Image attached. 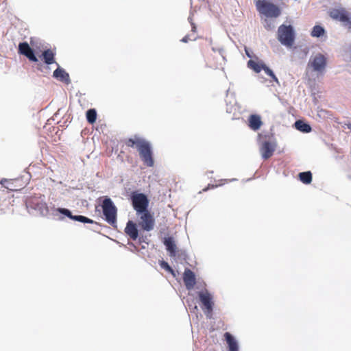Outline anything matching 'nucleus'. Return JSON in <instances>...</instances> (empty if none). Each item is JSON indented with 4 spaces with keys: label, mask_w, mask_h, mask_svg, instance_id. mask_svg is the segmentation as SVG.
<instances>
[{
    "label": "nucleus",
    "mask_w": 351,
    "mask_h": 351,
    "mask_svg": "<svg viewBox=\"0 0 351 351\" xmlns=\"http://www.w3.org/2000/svg\"><path fill=\"white\" fill-rule=\"evenodd\" d=\"M124 143L128 147L136 148L144 165L149 167L154 166L153 152L149 141L138 135H134L132 138L125 139Z\"/></svg>",
    "instance_id": "nucleus-1"
},
{
    "label": "nucleus",
    "mask_w": 351,
    "mask_h": 351,
    "mask_svg": "<svg viewBox=\"0 0 351 351\" xmlns=\"http://www.w3.org/2000/svg\"><path fill=\"white\" fill-rule=\"evenodd\" d=\"M26 204L28 207L38 210L43 216L49 213V207L43 195L35 194L29 197L26 200Z\"/></svg>",
    "instance_id": "nucleus-2"
},
{
    "label": "nucleus",
    "mask_w": 351,
    "mask_h": 351,
    "mask_svg": "<svg viewBox=\"0 0 351 351\" xmlns=\"http://www.w3.org/2000/svg\"><path fill=\"white\" fill-rule=\"evenodd\" d=\"M256 6L257 10L267 17L276 18L281 14V11L277 5L266 0H258Z\"/></svg>",
    "instance_id": "nucleus-3"
},
{
    "label": "nucleus",
    "mask_w": 351,
    "mask_h": 351,
    "mask_svg": "<svg viewBox=\"0 0 351 351\" xmlns=\"http://www.w3.org/2000/svg\"><path fill=\"white\" fill-rule=\"evenodd\" d=\"M101 208L106 221L112 226L116 224L117 209L110 197L104 198Z\"/></svg>",
    "instance_id": "nucleus-4"
},
{
    "label": "nucleus",
    "mask_w": 351,
    "mask_h": 351,
    "mask_svg": "<svg viewBox=\"0 0 351 351\" xmlns=\"http://www.w3.org/2000/svg\"><path fill=\"white\" fill-rule=\"evenodd\" d=\"M278 39L282 45L291 47L295 39L293 27L291 25H281L278 29Z\"/></svg>",
    "instance_id": "nucleus-5"
},
{
    "label": "nucleus",
    "mask_w": 351,
    "mask_h": 351,
    "mask_svg": "<svg viewBox=\"0 0 351 351\" xmlns=\"http://www.w3.org/2000/svg\"><path fill=\"white\" fill-rule=\"evenodd\" d=\"M131 201L132 206L137 215L148 210L149 199L145 194L136 191L132 192Z\"/></svg>",
    "instance_id": "nucleus-6"
},
{
    "label": "nucleus",
    "mask_w": 351,
    "mask_h": 351,
    "mask_svg": "<svg viewBox=\"0 0 351 351\" xmlns=\"http://www.w3.org/2000/svg\"><path fill=\"white\" fill-rule=\"evenodd\" d=\"M198 296L202 304V308L204 313L206 317L211 318L214 305L213 296L207 290L199 291L198 293Z\"/></svg>",
    "instance_id": "nucleus-7"
},
{
    "label": "nucleus",
    "mask_w": 351,
    "mask_h": 351,
    "mask_svg": "<svg viewBox=\"0 0 351 351\" xmlns=\"http://www.w3.org/2000/svg\"><path fill=\"white\" fill-rule=\"evenodd\" d=\"M329 16L335 19L341 21L348 28H351V16L344 8H334L329 11Z\"/></svg>",
    "instance_id": "nucleus-8"
},
{
    "label": "nucleus",
    "mask_w": 351,
    "mask_h": 351,
    "mask_svg": "<svg viewBox=\"0 0 351 351\" xmlns=\"http://www.w3.org/2000/svg\"><path fill=\"white\" fill-rule=\"evenodd\" d=\"M141 221L139 225L141 227L146 231H150L153 230L154 227V219L150 212L147 210L145 212L140 213Z\"/></svg>",
    "instance_id": "nucleus-9"
},
{
    "label": "nucleus",
    "mask_w": 351,
    "mask_h": 351,
    "mask_svg": "<svg viewBox=\"0 0 351 351\" xmlns=\"http://www.w3.org/2000/svg\"><path fill=\"white\" fill-rule=\"evenodd\" d=\"M276 148V142H269V141H265L263 142L261 147H260V152L261 154L262 158L264 160H267L269 158H271L274 152H275Z\"/></svg>",
    "instance_id": "nucleus-10"
},
{
    "label": "nucleus",
    "mask_w": 351,
    "mask_h": 351,
    "mask_svg": "<svg viewBox=\"0 0 351 351\" xmlns=\"http://www.w3.org/2000/svg\"><path fill=\"white\" fill-rule=\"evenodd\" d=\"M19 53L26 56L32 62H36L38 61V58L34 55L33 50L26 42L19 43Z\"/></svg>",
    "instance_id": "nucleus-11"
},
{
    "label": "nucleus",
    "mask_w": 351,
    "mask_h": 351,
    "mask_svg": "<svg viewBox=\"0 0 351 351\" xmlns=\"http://www.w3.org/2000/svg\"><path fill=\"white\" fill-rule=\"evenodd\" d=\"M326 64V60L325 57L319 53L316 55L313 59H311L309 62V65H311L313 70L315 71H321L324 69Z\"/></svg>",
    "instance_id": "nucleus-12"
},
{
    "label": "nucleus",
    "mask_w": 351,
    "mask_h": 351,
    "mask_svg": "<svg viewBox=\"0 0 351 351\" xmlns=\"http://www.w3.org/2000/svg\"><path fill=\"white\" fill-rule=\"evenodd\" d=\"M183 281L187 290L193 289L196 284V278L194 272L190 269H185L183 274Z\"/></svg>",
    "instance_id": "nucleus-13"
},
{
    "label": "nucleus",
    "mask_w": 351,
    "mask_h": 351,
    "mask_svg": "<svg viewBox=\"0 0 351 351\" xmlns=\"http://www.w3.org/2000/svg\"><path fill=\"white\" fill-rule=\"evenodd\" d=\"M58 211L68 217H69L71 219L82 222V223H93V221L86 217L82 216V215H73L71 211L66 208H58Z\"/></svg>",
    "instance_id": "nucleus-14"
},
{
    "label": "nucleus",
    "mask_w": 351,
    "mask_h": 351,
    "mask_svg": "<svg viewBox=\"0 0 351 351\" xmlns=\"http://www.w3.org/2000/svg\"><path fill=\"white\" fill-rule=\"evenodd\" d=\"M248 127L254 130H258L263 125V121L261 120V117L258 114H250L248 117Z\"/></svg>",
    "instance_id": "nucleus-15"
},
{
    "label": "nucleus",
    "mask_w": 351,
    "mask_h": 351,
    "mask_svg": "<svg viewBox=\"0 0 351 351\" xmlns=\"http://www.w3.org/2000/svg\"><path fill=\"white\" fill-rule=\"evenodd\" d=\"M164 245L166 246V249L169 252V254L171 257H175L177 254V246L175 243L173 237H169L165 238Z\"/></svg>",
    "instance_id": "nucleus-16"
},
{
    "label": "nucleus",
    "mask_w": 351,
    "mask_h": 351,
    "mask_svg": "<svg viewBox=\"0 0 351 351\" xmlns=\"http://www.w3.org/2000/svg\"><path fill=\"white\" fill-rule=\"evenodd\" d=\"M125 234L132 240H136L138 236L136 225L132 221H128L125 228Z\"/></svg>",
    "instance_id": "nucleus-17"
},
{
    "label": "nucleus",
    "mask_w": 351,
    "mask_h": 351,
    "mask_svg": "<svg viewBox=\"0 0 351 351\" xmlns=\"http://www.w3.org/2000/svg\"><path fill=\"white\" fill-rule=\"evenodd\" d=\"M224 337L228 346L229 351H239V346L237 341L230 332H226Z\"/></svg>",
    "instance_id": "nucleus-18"
},
{
    "label": "nucleus",
    "mask_w": 351,
    "mask_h": 351,
    "mask_svg": "<svg viewBox=\"0 0 351 351\" xmlns=\"http://www.w3.org/2000/svg\"><path fill=\"white\" fill-rule=\"evenodd\" d=\"M264 66L265 64L262 61H256L251 59L247 62V67L256 73H260L264 68Z\"/></svg>",
    "instance_id": "nucleus-19"
},
{
    "label": "nucleus",
    "mask_w": 351,
    "mask_h": 351,
    "mask_svg": "<svg viewBox=\"0 0 351 351\" xmlns=\"http://www.w3.org/2000/svg\"><path fill=\"white\" fill-rule=\"evenodd\" d=\"M44 62L48 65L55 63V53L51 49L45 50L42 53Z\"/></svg>",
    "instance_id": "nucleus-20"
},
{
    "label": "nucleus",
    "mask_w": 351,
    "mask_h": 351,
    "mask_svg": "<svg viewBox=\"0 0 351 351\" xmlns=\"http://www.w3.org/2000/svg\"><path fill=\"white\" fill-rule=\"evenodd\" d=\"M15 180L11 179H2L0 182L1 184L5 187V189L10 191H17L18 189L16 188L14 185Z\"/></svg>",
    "instance_id": "nucleus-21"
},
{
    "label": "nucleus",
    "mask_w": 351,
    "mask_h": 351,
    "mask_svg": "<svg viewBox=\"0 0 351 351\" xmlns=\"http://www.w3.org/2000/svg\"><path fill=\"white\" fill-rule=\"evenodd\" d=\"M295 126L296 129L303 132H309L311 131L310 125L304 123L303 121L298 120L295 121Z\"/></svg>",
    "instance_id": "nucleus-22"
},
{
    "label": "nucleus",
    "mask_w": 351,
    "mask_h": 351,
    "mask_svg": "<svg viewBox=\"0 0 351 351\" xmlns=\"http://www.w3.org/2000/svg\"><path fill=\"white\" fill-rule=\"evenodd\" d=\"M53 77L59 78L62 81H66L69 79V74L66 73L63 69L58 68L53 72Z\"/></svg>",
    "instance_id": "nucleus-23"
},
{
    "label": "nucleus",
    "mask_w": 351,
    "mask_h": 351,
    "mask_svg": "<svg viewBox=\"0 0 351 351\" xmlns=\"http://www.w3.org/2000/svg\"><path fill=\"white\" fill-rule=\"evenodd\" d=\"M299 178L302 182L308 184L312 181V173L311 171H305L299 173Z\"/></svg>",
    "instance_id": "nucleus-24"
},
{
    "label": "nucleus",
    "mask_w": 351,
    "mask_h": 351,
    "mask_svg": "<svg viewBox=\"0 0 351 351\" xmlns=\"http://www.w3.org/2000/svg\"><path fill=\"white\" fill-rule=\"evenodd\" d=\"M325 33L324 29L320 25H315L313 27L311 35L313 37H320Z\"/></svg>",
    "instance_id": "nucleus-25"
},
{
    "label": "nucleus",
    "mask_w": 351,
    "mask_h": 351,
    "mask_svg": "<svg viewBox=\"0 0 351 351\" xmlns=\"http://www.w3.org/2000/svg\"><path fill=\"white\" fill-rule=\"evenodd\" d=\"M86 119L89 123L93 124L97 119V112L95 109H89L86 112Z\"/></svg>",
    "instance_id": "nucleus-26"
},
{
    "label": "nucleus",
    "mask_w": 351,
    "mask_h": 351,
    "mask_svg": "<svg viewBox=\"0 0 351 351\" xmlns=\"http://www.w3.org/2000/svg\"><path fill=\"white\" fill-rule=\"evenodd\" d=\"M263 70L265 71V73L267 75L270 76L275 82L278 83V80L276 77V76L274 75V72L269 67H267L265 64Z\"/></svg>",
    "instance_id": "nucleus-27"
},
{
    "label": "nucleus",
    "mask_w": 351,
    "mask_h": 351,
    "mask_svg": "<svg viewBox=\"0 0 351 351\" xmlns=\"http://www.w3.org/2000/svg\"><path fill=\"white\" fill-rule=\"evenodd\" d=\"M160 265L166 271L171 273L172 274H174V271H173V269L169 266V265L167 262L162 261Z\"/></svg>",
    "instance_id": "nucleus-28"
},
{
    "label": "nucleus",
    "mask_w": 351,
    "mask_h": 351,
    "mask_svg": "<svg viewBox=\"0 0 351 351\" xmlns=\"http://www.w3.org/2000/svg\"><path fill=\"white\" fill-rule=\"evenodd\" d=\"M265 27L267 29V30H271L274 27V23H272L271 21V20L269 19H265Z\"/></svg>",
    "instance_id": "nucleus-29"
},
{
    "label": "nucleus",
    "mask_w": 351,
    "mask_h": 351,
    "mask_svg": "<svg viewBox=\"0 0 351 351\" xmlns=\"http://www.w3.org/2000/svg\"><path fill=\"white\" fill-rule=\"evenodd\" d=\"M189 22H190V23H191V29H192V32H196V29H197V27H196L195 24V23H193V19H192L191 17H189Z\"/></svg>",
    "instance_id": "nucleus-30"
},
{
    "label": "nucleus",
    "mask_w": 351,
    "mask_h": 351,
    "mask_svg": "<svg viewBox=\"0 0 351 351\" xmlns=\"http://www.w3.org/2000/svg\"><path fill=\"white\" fill-rule=\"evenodd\" d=\"M189 36H185L182 40L181 41L183 42V43H187L188 40H189Z\"/></svg>",
    "instance_id": "nucleus-31"
},
{
    "label": "nucleus",
    "mask_w": 351,
    "mask_h": 351,
    "mask_svg": "<svg viewBox=\"0 0 351 351\" xmlns=\"http://www.w3.org/2000/svg\"><path fill=\"white\" fill-rule=\"evenodd\" d=\"M348 128L351 130V123L348 124Z\"/></svg>",
    "instance_id": "nucleus-32"
},
{
    "label": "nucleus",
    "mask_w": 351,
    "mask_h": 351,
    "mask_svg": "<svg viewBox=\"0 0 351 351\" xmlns=\"http://www.w3.org/2000/svg\"><path fill=\"white\" fill-rule=\"evenodd\" d=\"M246 51V54H247V56L248 57H251V56H250V53H248V51Z\"/></svg>",
    "instance_id": "nucleus-33"
},
{
    "label": "nucleus",
    "mask_w": 351,
    "mask_h": 351,
    "mask_svg": "<svg viewBox=\"0 0 351 351\" xmlns=\"http://www.w3.org/2000/svg\"><path fill=\"white\" fill-rule=\"evenodd\" d=\"M4 213H5V212H4V211H3V210H2V209H0V214Z\"/></svg>",
    "instance_id": "nucleus-34"
}]
</instances>
